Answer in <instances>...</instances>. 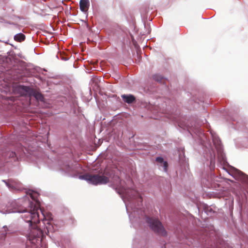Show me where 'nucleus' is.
<instances>
[{"instance_id":"nucleus-18","label":"nucleus","mask_w":248,"mask_h":248,"mask_svg":"<svg viewBox=\"0 0 248 248\" xmlns=\"http://www.w3.org/2000/svg\"><path fill=\"white\" fill-rule=\"evenodd\" d=\"M170 246L169 244H166L164 246V248H169Z\"/></svg>"},{"instance_id":"nucleus-11","label":"nucleus","mask_w":248,"mask_h":248,"mask_svg":"<svg viewBox=\"0 0 248 248\" xmlns=\"http://www.w3.org/2000/svg\"><path fill=\"white\" fill-rule=\"evenodd\" d=\"M25 38V36L21 33L16 34L14 37L15 40L18 42H21L24 40Z\"/></svg>"},{"instance_id":"nucleus-4","label":"nucleus","mask_w":248,"mask_h":248,"mask_svg":"<svg viewBox=\"0 0 248 248\" xmlns=\"http://www.w3.org/2000/svg\"><path fill=\"white\" fill-rule=\"evenodd\" d=\"M211 134L212 136L213 143L217 152L218 161L221 165L225 166L227 162L226 161L225 155L223 154L222 150L220 141L217 137L216 136H214L211 132Z\"/></svg>"},{"instance_id":"nucleus-17","label":"nucleus","mask_w":248,"mask_h":248,"mask_svg":"<svg viewBox=\"0 0 248 248\" xmlns=\"http://www.w3.org/2000/svg\"><path fill=\"white\" fill-rule=\"evenodd\" d=\"M15 155H16L15 153H13V152H12V153H11V154H10V156H11V157H14V156H15Z\"/></svg>"},{"instance_id":"nucleus-2","label":"nucleus","mask_w":248,"mask_h":248,"mask_svg":"<svg viewBox=\"0 0 248 248\" xmlns=\"http://www.w3.org/2000/svg\"><path fill=\"white\" fill-rule=\"evenodd\" d=\"M113 172L109 171L106 168L103 172L97 174H86L80 176V178L84 179L89 183L93 185H103L108 183H111L113 187L117 190L125 203L128 213L131 209L133 210L134 215L138 212L139 207L142 202V198L140 193L134 189L126 188L123 185L124 182L120 180L119 177L117 175H113Z\"/></svg>"},{"instance_id":"nucleus-8","label":"nucleus","mask_w":248,"mask_h":248,"mask_svg":"<svg viewBox=\"0 0 248 248\" xmlns=\"http://www.w3.org/2000/svg\"><path fill=\"white\" fill-rule=\"evenodd\" d=\"M156 162L158 165L162 167L163 170L164 171H166L167 170L168 163L166 161H164L163 159L161 157H158L156 159Z\"/></svg>"},{"instance_id":"nucleus-16","label":"nucleus","mask_w":248,"mask_h":248,"mask_svg":"<svg viewBox=\"0 0 248 248\" xmlns=\"http://www.w3.org/2000/svg\"><path fill=\"white\" fill-rule=\"evenodd\" d=\"M215 158H212L211 159V162H210V164H211V168H213L215 166Z\"/></svg>"},{"instance_id":"nucleus-7","label":"nucleus","mask_w":248,"mask_h":248,"mask_svg":"<svg viewBox=\"0 0 248 248\" xmlns=\"http://www.w3.org/2000/svg\"><path fill=\"white\" fill-rule=\"evenodd\" d=\"M89 5V0H80V9L83 12H86L88 10Z\"/></svg>"},{"instance_id":"nucleus-1","label":"nucleus","mask_w":248,"mask_h":248,"mask_svg":"<svg viewBox=\"0 0 248 248\" xmlns=\"http://www.w3.org/2000/svg\"><path fill=\"white\" fill-rule=\"evenodd\" d=\"M27 194L32 200L30 202L28 208L23 210L15 207V202H12L10 206L6 209L1 208L0 212L3 214L18 212L22 214L21 217L24 220L30 223V228L27 234V242L26 248H46V246L42 244L39 247L43 236L42 230L39 228L37 223L40 220H42L43 223L46 226L48 232L52 231L53 226L51 224V215L50 213L45 215L44 211L40 208V203L38 200L39 194L32 190H29Z\"/></svg>"},{"instance_id":"nucleus-3","label":"nucleus","mask_w":248,"mask_h":248,"mask_svg":"<svg viewBox=\"0 0 248 248\" xmlns=\"http://www.w3.org/2000/svg\"><path fill=\"white\" fill-rule=\"evenodd\" d=\"M146 220L151 228L155 232L162 236L166 235V231L158 219L146 217Z\"/></svg>"},{"instance_id":"nucleus-13","label":"nucleus","mask_w":248,"mask_h":248,"mask_svg":"<svg viewBox=\"0 0 248 248\" xmlns=\"http://www.w3.org/2000/svg\"><path fill=\"white\" fill-rule=\"evenodd\" d=\"M3 230L0 232V237L2 238H4L6 234L7 228L6 227H4L2 229Z\"/></svg>"},{"instance_id":"nucleus-9","label":"nucleus","mask_w":248,"mask_h":248,"mask_svg":"<svg viewBox=\"0 0 248 248\" xmlns=\"http://www.w3.org/2000/svg\"><path fill=\"white\" fill-rule=\"evenodd\" d=\"M122 97L123 100L127 103H131L133 102L135 99L134 96L132 95L123 94L122 95Z\"/></svg>"},{"instance_id":"nucleus-12","label":"nucleus","mask_w":248,"mask_h":248,"mask_svg":"<svg viewBox=\"0 0 248 248\" xmlns=\"http://www.w3.org/2000/svg\"><path fill=\"white\" fill-rule=\"evenodd\" d=\"M33 96L37 100L39 101H43V96L41 93L37 91H35L33 93Z\"/></svg>"},{"instance_id":"nucleus-10","label":"nucleus","mask_w":248,"mask_h":248,"mask_svg":"<svg viewBox=\"0 0 248 248\" xmlns=\"http://www.w3.org/2000/svg\"><path fill=\"white\" fill-rule=\"evenodd\" d=\"M212 181V179H211V182L208 180H206V179H204L202 180V183L205 186H206L209 188H213L216 187V186L214 184L211 182Z\"/></svg>"},{"instance_id":"nucleus-5","label":"nucleus","mask_w":248,"mask_h":248,"mask_svg":"<svg viewBox=\"0 0 248 248\" xmlns=\"http://www.w3.org/2000/svg\"><path fill=\"white\" fill-rule=\"evenodd\" d=\"M227 172L232 176L236 180H240L243 177L244 174L238 170L232 167Z\"/></svg>"},{"instance_id":"nucleus-14","label":"nucleus","mask_w":248,"mask_h":248,"mask_svg":"<svg viewBox=\"0 0 248 248\" xmlns=\"http://www.w3.org/2000/svg\"><path fill=\"white\" fill-rule=\"evenodd\" d=\"M167 117L169 119H171L172 121H176L178 123V120L176 119V118L175 117V114H169L167 116Z\"/></svg>"},{"instance_id":"nucleus-19","label":"nucleus","mask_w":248,"mask_h":248,"mask_svg":"<svg viewBox=\"0 0 248 248\" xmlns=\"http://www.w3.org/2000/svg\"><path fill=\"white\" fill-rule=\"evenodd\" d=\"M132 216V214L131 215H129V217H130V219H131Z\"/></svg>"},{"instance_id":"nucleus-6","label":"nucleus","mask_w":248,"mask_h":248,"mask_svg":"<svg viewBox=\"0 0 248 248\" xmlns=\"http://www.w3.org/2000/svg\"><path fill=\"white\" fill-rule=\"evenodd\" d=\"M8 188L11 190H18L20 188V184L19 182L11 179L8 180L7 182L4 181Z\"/></svg>"},{"instance_id":"nucleus-15","label":"nucleus","mask_w":248,"mask_h":248,"mask_svg":"<svg viewBox=\"0 0 248 248\" xmlns=\"http://www.w3.org/2000/svg\"><path fill=\"white\" fill-rule=\"evenodd\" d=\"M153 78L154 80H155L157 81L161 82L162 80V78L160 75H155L154 76Z\"/></svg>"}]
</instances>
